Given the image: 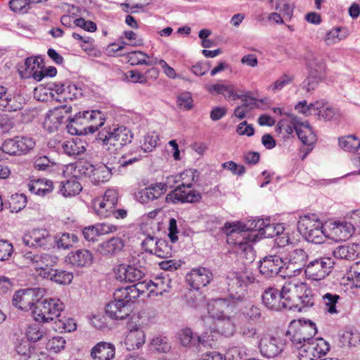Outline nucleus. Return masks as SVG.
Instances as JSON below:
<instances>
[{"label":"nucleus","instance_id":"nucleus-51","mask_svg":"<svg viewBox=\"0 0 360 360\" xmlns=\"http://www.w3.org/2000/svg\"><path fill=\"white\" fill-rule=\"evenodd\" d=\"M150 347L158 352L166 353L171 349L169 340L164 336H157L153 338L150 343Z\"/></svg>","mask_w":360,"mask_h":360},{"label":"nucleus","instance_id":"nucleus-54","mask_svg":"<svg viewBox=\"0 0 360 360\" xmlns=\"http://www.w3.org/2000/svg\"><path fill=\"white\" fill-rule=\"evenodd\" d=\"M18 146L19 145L16 136L13 139L5 140L1 146V150L3 153L10 155L18 156L20 155Z\"/></svg>","mask_w":360,"mask_h":360},{"label":"nucleus","instance_id":"nucleus-4","mask_svg":"<svg viewBox=\"0 0 360 360\" xmlns=\"http://www.w3.org/2000/svg\"><path fill=\"white\" fill-rule=\"evenodd\" d=\"M298 112L305 116H316L319 120L326 121L335 119L338 115V110L324 100L316 101L309 104L304 100L297 103L295 107Z\"/></svg>","mask_w":360,"mask_h":360},{"label":"nucleus","instance_id":"nucleus-56","mask_svg":"<svg viewBox=\"0 0 360 360\" xmlns=\"http://www.w3.org/2000/svg\"><path fill=\"white\" fill-rule=\"evenodd\" d=\"M322 299L328 312L330 314H337L338 312L336 310V304L340 299L339 295L327 292L322 296Z\"/></svg>","mask_w":360,"mask_h":360},{"label":"nucleus","instance_id":"nucleus-64","mask_svg":"<svg viewBox=\"0 0 360 360\" xmlns=\"http://www.w3.org/2000/svg\"><path fill=\"white\" fill-rule=\"evenodd\" d=\"M239 334L245 338H258L257 329L250 323H245L240 326Z\"/></svg>","mask_w":360,"mask_h":360},{"label":"nucleus","instance_id":"nucleus-38","mask_svg":"<svg viewBox=\"0 0 360 360\" xmlns=\"http://www.w3.org/2000/svg\"><path fill=\"white\" fill-rule=\"evenodd\" d=\"M77 178L72 177L65 181L60 182V193L65 197H71L77 195L82 189L81 184L77 181Z\"/></svg>","mask_w":360,"mask_h":360},{"label":"nucleus","instance_id":"nucleus-1","mask_svg":"<svg viewBox=\"0 0 360 360\" xmlns=\"http://www.w3.org/2000/svg\"><path fill=\"white\" fill-rule=\"evenodd\" d=\"M228 236V243L234 245L235 250L248 262H252L255 259V252L250 242L254 241L256 234L247 233L248 230L258 231L260 237L273 238L283 233L284 228L281 224H271L269 219H259L249 227L241 226L239 223H226L224 227Z\"/></svg>","mask_w":360,"mask_h":360},{"label":"nucleus","instance_id":"nucleus-30","mask_svg":"<svg viewBox=\"0 0 360 360\" xmlns=\"http://www.w3.org/2000/svg\"><path fill=\"white\" fill-rule=\"evenodd\" d=\"M304 58L308 73L325 77L326 64L322 57L309 52Z\"/></svg>","mask_w":360,"mask_h":360},{"label":"nucleus","instance_id":"nucleus-5","mask_svg":"<svg viewBox=\"0 0 360 360\" xmlns=\"http://www.w3.org/2000/svg\"><path fill=\"white\" fill-rule=\"evenodd\" d=\"M297 228L309 242L319 244L327 237L323 223L314 214L301 217Z\"/></svg>","mask_w":360,"mask_h":360},{"label":"nucleus","instance_id":"nucleus-47","mask_svg":"<svg viewBox=\"0 0 360 360\" xmlns=\"http://www.w3.org/2000/svg\"><path fill=\"white\" fill-rule=\"evenodd\" d=\"M142 156L141 150L138 148L135 150H130L124 154L119 160V164L121 167H126L139 161Z\"/></svg>","mask_w":360,"mask_h":360},{"label":"nucleus","instance_id":"nucleus-17","mask_svg":"<svg viewBox=\"0 0 360 360\" xmlns=\"http://www.w3.org/2000/svg\"><path fill=\"white\" fill-rule=\"evenodd\" d=\"M199 192L191 190L186 187L178 186L174 190L168 193L165 197L167 203L177 204L179 202H197L201 200Z\"/></svg>","mask_w":360,"mask_h":360},{"label":"nucleus","instance_id":"nucleus-15","mask_svg":"<svg viewBox=\"0 0 360 360\" xmlns=\"http://www.w3.org/2000/svg\"><path fill=\"white\" fill-rule=\"evenodd\" d=\"M105 117L99 110L84 111L76 114L75 122L84 125L85 133H94L101 127L105 122Z\"/></svg>","mask_w":360,"mask_h":360},{"label":"nucleus","instance_id":"nucleus-3","mask_svg":"<svg viewBox=\"0 0 360 360\" xmlns=\"http://www.w3.org/2000/svg\"><path fill=\"white\" fill-rule=\"evenodd\" d=\"M257 281L256 276L246 267L239 272L229 273L227 276L229 297L233 302L243 300L247 286Z\"/></svg>","mask_w":360,"mask_h":360},{"label":"nucleus","instance_id":"nucleus-61","mask_svg":"<svg viewBox=\"0 0 360 360\" xmlns=\"http://www.w3.org/2000/svg\"><path fill=\"white\" fill-rule=\"evenodd\" d=\"M171 250L170 246L165 240L159 239L153 254L159 257L166 258L171 255Z\"/></svg>","mask_w":360,"mask_h":360},{"label":"nucleus","instance_id":"nucleus-28","mask_svg":"<svg viewBox=\"0 0 360 360\" xmlns=\"http://www.w3.org/2000/svg\"><path fill=\"white\" fill-rule=\"evenodd\" d=\"M113 300L105 307V313L112 319L122 320L130 314L131 309L130 304Z\"/></svg>","mask_w":360,"mask_h":360},{"label":"nucleus","instance_id":"nucleus-10","mask_svg":"<svg viewBox=\"0 0 360 360\" xmlns=\"http://www.w3.org/2000/svg\"><path fill=\"white\" fill-rule=\"evenodd\" d=\"M308 259V255L303 249H295L285 258L284 277H291L300 274V270L305 266Z\"/></svg>","mask_w":360,"mask_h":360},{"label":"nucleus","instance_id":"nucleus-33","mask_svg":"<svg viewBox=\"0 0 360 360\" xmlns=\"http://www.w3.org/2000/svg\"><path fill=\"white\" fill-rule=\"evenodd\" d=\"M115 354V346L106 342L97 343L91 351V356L94 360H111Z\"/></svg>","mask_w":360,"mask_h":360},{"label":"nucleus","instance_id":"nucleus-36","mask_svg":"<svg viewBox=\"0 0 360 360\" xmlns=\"http://www.w3.org/2000/svg\"><path fill=\"white\" fill-rule=\"evenodd\" d=\"M124 246L120 238L114 237L98 245V251L103 255H112L120 252Z\"/></svg>","mask_w":360,"mask_h":360},{"label":"nucleus","instance_id":"nucleus-39","mask_svg":"<svg viewBox=\"0 0 360 360\" xmlns=\"http://www.w3.org/2000/svg\"><path fill=\"white\" fill-rule=\"evenodd\" d=\"M44 278L58 284L66 285L72 281L73 275L70 272L52 268L48 273L44 274Z\"/></svg>","mask_w":360,"mask_h":360},{"label":"nucleus","instance_id":"nucleus-63","mask_svg":"<svg viewBox=\"0 0 360 360\" xmlns=\"http://www.w3.org/2000/svg\"><path fill=\"white\" fill-rule=\"evenodd\" d=\"M65 340L62 337H53L46 343L47 349L57 353L64 349Z\"/></svg>","mask_w":360,"mask_h":360},{"label":"nucleus","instance_id":"nucleus-27","mask_svg":"<svg viewBox=\"0 0 360 360\" xmlns=\"http://www.w3.org/2000/svg\"><path fill=\"white\" fill-rule=\"evenodd\" d=\"M92 171H94V165L87 161L82 160L66 165L63 172L65 176H71L74 178L85 176L90 179Z\"/></svg>","mask_w":360,"mask_h":360},{"label":"nucleus","instance_id":"nucleus-24","mask_svg":"<svg viewBox=\"0 0 360 360\" xmlns=\"http://www.w3.org/2000/svg\"><path fill=\"white\" fill-rule=\"evenodd\" d=\"M263 304L270 310L280 311L285 309L281 290L272 287L266 289L262 296Z\"/></svg>","mask_w":360,"mask_h":360},{"label":"nucleus","instance_id":"nucleus-34","mask_svg":"<svg viewBox=\"0 0 360 360\" xmlns=\"http://www.w3.org/2000/svg\"><path fill=\"white\" fill-rule=\"evenodd\" d=\"M124 342L128 349H139L146 342V334L139 326H136L130 328Z\"/></svg>","mask_w":360,"mask_h":360},{"label":"nucleus","instance_id":"nucleus-13","mask_svg":"<svg viewBox=\"0 0 360 360\" xmlns=\"http://www.w3.org/2000/svg\"><path fill=\"white\" fill-rule=\"evenodd\" d=\"M316 332V325L311 321H304L297 328L290 340L297 352L305 347L306 343L315 340L313 338Z\"/></svg>","mask_w":360,"mask_h":360},{"label":"nucleus","instance_id":"nucleus-58","mask_svg":"<svg viewBox=\"0 0 360 360\" xmlns=\"http://www.w3.org/2000/svg\"><path fill=\"white\" fill-rule=\"evenodd\" d=\"M243 315L248 320L256 322L262 317L261 309L254 304L246 306L242 311Z\"/></svg>","mask_w":360,"mask_h":360},{"label":"nucleus","instance_id":"nucleus-35","mask_svg":"<svg viewBox=\"0 0 360 360\" xmlns=\"http://www.w3.org/2000/svg\"><path fill=\"white\" fill-rule=\"evenodd\" d=\"M66 261L74 266H89L93 261V255L89 250L80 249L70 252L66 257Z\"/></svg>","mask_w":360,"mask_h":360},{"label":"nucleus","instance_id":"nucleus-12","mask_svg":"<svg viewBox=\"0 0 360 360\" xmlns=\"http://www.w3.org/2000/svg\"><path fill=\"white\" fill-rule=\"evenodd\" d=\"M285 345V340L280 336L266 334L260 339L259 349L263 356L271 359L281 354Z\"/></svg>","mask_w":360,"mask_h":360},{"label":"nucleus","instance_id":"nucleus-50","mask_svg":"<svg viewBox=\"0 0 360 360\" xmlns=\"http://www.w3.org/2000/svg\"><path fill=\"white\" fill-rule=\"evenodd\" d=\"M45 335L44 327L37 323L29 326L26 330V337L29 341L37 342Z\"/></svg>","mask_w":360,"mask_h":360},{"label":"nucleus","instance_id":"nucleus-48","mask_svg":"<svg viewBox=\"0 0 360 360\" xmlns=\"http://www.w3.org/2000/svg\"><path fill=\"white\" fill-rule=\"evenodd\" d=\"M22 108V103L15 97H5L0 99V110L15 112Z\"/></svg>","mask_w":360,"mask_h":360},{"label":"nucleus","instance_id":"nucleus-57","mask_svg":"<svg viewBox=\"0 0 360 360\" xmlns=\"http://www.w3.org/2000/svg\"><path fill=\"white\" fill-rule=\"evenodd\" d=\"M355 250L346 245H341L336 248L333 251V255L335 257L350 260L354 258L356 254Z\"/></svg>","mask_w":360,"mask_h":360},{"label":"nucleus","instance_id":"nucleus-16","mask_svg":"<svg viewBox=\"0 0 360 360\" xmlns=\"http://www.w3.org/2000/svg\"><path fill=\"white\" fill-rule=\"evenodd\" d=\"M40 289L28 288L17 291L13 297V305L22 311H28L35 306L42 295Z\"/></svg>","mask_w":360,"mask_h":360},{"label":"nucleus","instance_id":"nucleus-20","mask_svg":"<svg viewBox=\"0 0 360 360\" xmlns=\"http://www.w3.org/2000/svg\"><path fill=\"white\" fill-rule=\"evenodd\" d=\"M52 237L45 229H36L25 233L22 237L23 243L28 247L46 248L51 245Z\"/></svg>","mask_w":360,"mask_h":360},{"label":"nucleus","instance_id":"nucleus-60","mask_svg":"<svg viewBox=\"0 0 360 360\" xmlns=\"http://www.w3.org/2000/svg\"><path fill=\"white\" fill-rule=\"evenodd\" d=\"M20 155L27 154L35 146V141L31 137L17 136Z\"/></svg>","mask_w":360,"mask_h":360},{"label":"nucleus","instance_id":"nucleus-44","mask_svg":"<svg viewBox=\"0 0 360 360\" xmlns=\"http://www.w3.org/2000/svg\"><path fill=\"white\" fill-rule=\"evenodd\" d=\"M338 144L342 149L349 152H354L360 147L359 140L354 135L340 138Z\"/></svg>","mask_w":360,"mask_h":360},{"label":"nucleus","instance_id":"nucleus-19","mask_svg":"<svg viewBox=\"0 0 360 360\" xmlns=\"http://www.w3.org/2000/svg\"><path fill=\"white\" fill-rule=\"evenodd\" d=\"M288 117L302 143L307 146L313 145L316 142V138L309 123L307 122H301L300 118L292 114H288Z\"/></svg>","mask_w":360,"mask_h":360},{"label":"nucleus","instance_id":"nucleus-22","mask_svg":"<svg viewBox=\"0 0 360 360\" xmlns=\"http://www.w3.org/2000/svg\"><path fill=\"white\" fill-rule=\"evenodd\" d=\"M167 183H156L140 190L135 194L136 200L142 204H146L164 195L167 190Z\"/></svg>","mask_w":360,"mask_h":360},{"label":"nucleus","instance_id":"nucleus-40","mask_svg":"<svg viewBox=\"0 0 360 360\" xmlns=\"http://www.w3.org/2000/svg\"><path fill=\"white\" fill-rule=\"evenodd\" d=\"M62 148L65 153L69 156L77 157L83 154L86 150L84 143L80 139H72L64 142Z\"/></svg>","mask_w":360,"mask_h":360},{"label":"nucleus","instance_id":"nucleus-14","mask_svg":"<svg viewBox=\"0 0 360 360\" xmlns=\"http://www.w3.org/2000/svg\"><path fill=\"white\" fill-rule=\"evenodd\" d=\"M118 200V193L115 189H108L102 199H96L93 202V207L100 217H108L114 212V209Z\"/></svg>","mask_w":360,"mask_h":360},{"label":"nucleus","instance_id":"nucleus-53","mask_svg":"<svg viewBox=\"0 0 360 360\" xmlns=\"http://www.w3.org/2000/svg\"><path fill=\"white\" fill-rule=\"evenodd\" d=\"M31 345L28 340H18L15 345V351L21 356L22 360H29L32 358L33 354L31 352Z\"/></svg>","mask_w":360,"mask_h":360},{"label":"nucleus","instance_id":"nucleus-31","mask_svg":"<svg viewBox=\"0 0 360 360\" xmlns=\"http://www.w3.org/2000/svg\"><path fill=\"white\" fill-rule=\"evenodd\" d=\"M207 91L211 94H222L226 100H236L240 97V94L236 89L233 84H224L217 83L214 84H208L206 86Z\"/></svg>","mask_w":360,"mask_h":360},{"label":"nucleus","instance_id":"nucleus-26","mask_svg":"<svg viewBox=\"0 0 360 360\" xmlns=\"http://www.w3.org/2000/svg\"><path fill=\"white\" fill-rule=\"evenodd\" d=\"M116 278L120 281L134 283L139 281L144 276V272L132 265L120 264L116 271Z\"/></svg>","mask_w":360,"mask_h":360},{"label":"nucleus","instance_id":"nucleus-25","mask_svg":"<svg viewBox=\"0 0 360 360\" xmlns=\"http://www.w3.org/2000/svg\"><path fill=\"white\" fill-rule=\"evenodd\" d=\"M212 274L207 269L200 267L193 269L186 276V281L194 289L198 290L210 283Z\"/></svg>","mask_w":360,"mask_h":360},{"label":"nucleus","instance_id":"nucleus-55","mask_svg":"<svg viewBox=\"0 0 360 360\" xmlns=\"http://www.w3.org/2000/svg\"><path fill=\"white\" fill-rule=\"evenodd\" d=\"M299 302H300L297 306L295 304L293 310H297L298 311H302L306 309L312 307L314 304V300L313 296L311 295L310 291L307 289L306 286V290L301 295L300 299H299Z\"/></svg>","mask_w":360,"mask_h":360},{"label":"nucleus","instance_id":"nucleus-59","mask_svg":"<svg viewBox=\"0 0 360 360\" xmlns=\"http://www.w3.org/2000/svg\"><path fill=\"white\" fill-rule=\"evenodd\" d=\"M78 241L77 236L74 233H64L57 240L58 248L63 249L70 248L74 243Z\"/></svg>","mask_w":360,"mask_h":360},{"label":"nucleus","instance_id":"nucleus-42","mask_svg":"<svg viewBox=\"0 0 360 360\" xmlns=\"http://www.w3.org/2000/svg\"><path fill=\"white\" fill-rule=\"evenodd\" d=\"M348 35L346 29L337 27L328 31L323 39L325 43L328 45H333L347 38Z\"/></svg>","mask_w":360,"mask_h":360},{"label":"nucleus","instance_id":"nucleus-41","mask_svg":"<svg viewBox=\"0 0 360 360\" xmlns=\"http://www.w3.org/2000/svg\"><path fill=\"white\" fill-rule=\"evenodd\" d=\"M28 186L31 193L38 195H44L53 188V182L46 179H37L29 184Z\"/></svg>","mask_w":360,"mask_h":360},{"label":"nucleus","instance_id":"nucleus-43","mask_svg":"<svg viewBox=\"0 0 360 360\" xmlns=\"http://www.w3.org/2000/svg\"><path fill=\"white\" fill-rule=\"evenodd\" d=\"M92 172L90 179L95 184L108 181L112 174L110 169L104 165L97 167L94 166V171Z\"/></svg>","mask_w":360,"mask_h":360},{"label":"nucleus","instance_id":"nucleus-6","mask_svg":"<svg viewBox=\"0 0 360 360\" xmlns=\"http://www.w3.org/2000/svg\"><path fill=\"white\" fill-rule=\"evenodd\" d=\"M63 307V303L58 299H39L34 306L32 314L37 321L48 323L59 316Z\"/></svg>","mask_w":360,"mask_h":360},{"label":"nucleus","instance_id":"nucleus-8","mask_svg":"<svg viewBox=\"0 0 360 360\" xmlns=\"http://www.w3.org/2000/svg\"><path fill=\"white\" fill-rule=\"evenodd\" d=\"M334 262L330 257H321L309 262L304 269L308 279L319 281L323 280L330 274Z\"/></svg>","mask_w":360,"mask_h":360},{"label":"nucleus","instance_id":"nucleus-45","mask_svg":"<svg viewBox=\"0 0 360 360\" xmlns=\"http://www.w3.org/2000/svg\"><path fill=\"white\" fill-rule=\"evenodd\" d=\"M340 341L343 345L356 347L360 343V333L354 329L346 330L340 336Z\"/></svg>","mask_w":360,"mask_h":360},{"label":"nucleus","instance_id":"nucleus-23","mask_svg":"<svg viewBox=\"0 0 360 360\" xmlns=\"http://www.w3.org/2000/svg\"><path fill=\"white\" fill-rule=\"evenodd\" d=\"M143 287L144 284H139L138 282L132 285L117 288L113 294L114 300L120 302H124L125 304H130L134 300L143 293Z\"/></svg>","mask_w":360,"mask_h":360},{"label":"nucleus","instance_id":"nucleus-21","mask_svg":"<svg viewBox=\"0 0 360 360\" xmlns=\"http://www.w3.org/2000/svg\"><path fill=\"white\" fill-rule=\"evenodd\" d=\"M259 269L260 274L266 277H273L277 274L284 277V260L278 255L266 257L260 262Z\"/></svg>","mask_w":360,"mask_h":360},{"label":"nucleus","instance_id":"nucleus-62","mask_svg":"<svg viewBox=\"0 0 360 360\" xmlns=\"http://www.w3.org/2000/svg\"><path fill=\"white\" fill-rule=\"evenodd\" d=\"M323 77L308 73L307 78L303 82V86L307 91L314 90Z\"/></svg>","mask_w":360,"mask_h":360},{"label":"nucleus","instance_id":"nucleus-18","mask_svg":"<svg viewBox=\"0 0 360 360\" xmlns=\"http://www.w3.org/2000/svg\"><path fill=\"white\" fill-rule=\"evenodd\" d=\"M72 110V107L68 105H60L49 110L46 114L44 127L49 132L58 129L61 123L66 119V116Z\"/></svg>","mask_w":360,"mask_h":360},{"label":"nucleus","instance_id":"nucleus-7","mask_svg":"<svg viewBox=\"0 0 360 360\" xmlns=\"http://www.w3.org/2000/svg\"><path fill=\"white\" fill-rule=\"evenodd\" d=\"M24 258L26 262L44 278V274L48 273L56 265L58 258L56 255L49 252L35 253L25 252Z\"/></svg>","mask_w":360,"mask_h":360},{"label":"nucleus","instance_id":"nucleus-49","mask_svg":"<svg viewBox=\"0 0 360 360\" xmlns=\"http://www.w3.org/2000/svg\"><path fill=\"white\" fill-rule=\"evenodd\" d=\"M139 284H144L145 287H143V292L146 289H150V293L155 292V295H162V292L165 291V289L164 288L165 281L163 278L157 277L154 281L139 282Z\"/></svg>","mask_w":360,"mask_h":360},{"label":"nucleus","instance_id":"nucleus-29","mask_svg":"<svg viewBox=\"0 0 360 360\" xmlns=\"http://www.w3.org/2000/svg\"><path fill=\"white\" fill-rule=\"evenodd\" d=\"M199 180V173L196 169H186L179 176H170L167 178V183L170 187L173 186L172 183L181 182L179 186L191 188L193 184Z\"/></svg>","mask_w":360,"mask_h":360},{"label":"nucleus","instance_id":"nucleus-52","mask_svg":"<svg viewBox=\"0 0 360 360\" xmlns=\"http://www.w3.org/2000/svg\"><path fill=\"white\" fill-rule=\"evenodd\" d=\"M148 58H149V56L142 51H132L127 55L128 62L130 63L131 65H153V63L146 60Z\"/></svg>","mask_w":360,"mask_h":360},{"label":"nucleus","instance_id":"nucleus-32","mask_svg":"<svg viewBox=\"0 0 360 360\" xmlns=\"http://www.w3.org/2000/svg\"><path fill=\"white\" fill-rule=\"evenodd\" d=\"M229 302L225 299H217L207 304V311L210 316L217 321L230 314Z\"/></svg>","mask_w":360,"mask_h":360},{"label":"nucleus","instance_id":"nucleus-37","mask_svg":"<svg viewBox=\"0 0 360 360\" xmlns=\"http://www.w3.org/2000/svg\"><path fill=\"white\" fill-rule=\"evenodd\" d=\"M215 329L225 336H231L236 331V324L233 316L229 314L214 321Z\"/></svg>","mask_w":360,"mask_h":360},{"label":"nucleus","instance_id":"nucleus-2","mask_svg":"<svg viewBox=\"0 0 360 360\" xmlns=\"http://www.w3.org/2000/svg\"><path fill=\"white\" fill-rule=\"evenodd\" d=\"M132 139L131 131L124 126L105 127L98 134V140L102 143L105 150L111 153L130 143Z\"/></svg>","mask_w":360,"mask_h":360},{"label":"nucleus","instance_id":"nucleus-46","mask_svg":"<svg viewBox=\"0 0 360 360\" xmlns=\"http://www.w3.org/2000/svg\"><path fill=\"white\" fill-rule=\"evenodd\" d=\"M158 139V136L156 133H148L140 141V146L139 148L144 153L150 152L157 146Z\"/></svg>","mask_w":360,"mask_h":360},{"label":"nucleus","instance_id":"nucleus-9","mask_svg":"<svg viewBox=\"0 0 360 360\" xmlns=\"http://www.w3.org/2000/svg\"><path fill=\"white\" fill-rule=\"evenodd\" d=\"M306 290V284L298 281L287 282L282 288L283 304L285 309L292 310L299 304V299Z\"/></svg>","mask_w":360,"mask_h":360},{"label":"nucleus","instance_id":"nucleus-11","mask_svg":"<svg viewBox=\"0 0 360 360\" xmlns=\"http://www.w3.org/2000/svg\"><path fill=\"white\" fill-rule=\"evenodd\" d=\"M330 349L328 343L323 338L315 339L305 344V347L297 352L300 360H316L324 357Z\"/></svg>","mask_w":360,"mask_h":360}]
</instances>
